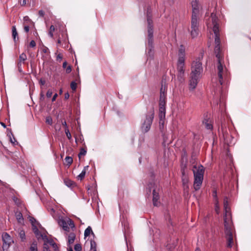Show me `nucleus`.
Returning a JSON list of instances; mask_svg holds the SVG:
<instances>
[{
  "label": "nucleus",
  "mask_w": 251,
  "mask_h": 251,
  "mask_svg": "<svg viewBox=\"0 0 251 251\" xmlns=\"http://www.w3.org/2000/svg\"><path fill=\"white\" fill-rule=\"evenodd\" d=\"M65 133L66 134V136L67 137V138L69 139H71V138H72V136H71V134L69 131V130L68 128V127H66V128H65Z\"/></svg>",
  "instance_id": "obj_32"
},
{
  "label": "nucleus",
  "mask_w": 251,
  "mask_h": 251,
  "mask_svg": "<svg viewBox=\"0 0 251 251\" xmlns=\"http://www.w3.org/2000/svg\"><path fill=\"white\" fill-rule=\"evenodd\" d=\"M159 116L160 120L164 119L165 117V112L160 113H159Z\"/></svg>",
  "instance_id": "obj_43"
},
{
  "label": "nucleus",
  "mask_w": 251,
  "mask_h": 251,
  "mask_svg": "<svg viewBox=\"0 0 251 251\" xmlns=\"http://www.w3.org/2000/svg\"><path fill=\"white\" fill-rule=\"evenodd\" d=\"M57 97V94L56 93L53 95V96L52 98V100H51L52 101H54L55 100Z\"/></svg>",
  "instance_id": "obj_51"
},
{
  "label": "nucleus",
  "mask_w": 251,
  "mask_h": 251,
  "mask_svg": "<svg viewBox=\"0 0 251 251\" xmlns=\"http://www.w3.org/2000/svg\"><path fill=\"white\" fill-rule=\"evenodd\" d=\"M62 125H63V126H65V128H66V127H67V123L65 121L62 123Z\"/></svg>",
  "instance_id": "obj_55"
},
{
  "label": "nucleus",
  "mask_w": 251,
  "mask_h": 251,
  "mask_svg": "<svg viewBox=\"0 0 251 251\" xmlns=\"http://www.w3.org/2000/svg\"><path fill=\"white\" fill-rule=\"evenodd\" d=\"M225 232L227 241V246L231 248L233 243L232 222H230L229 217L225 220L224 222Z\"/></svg>",
  "instance_id": "obj_5"
},
{
  "label": "nucleus",
  "mask_w": 251,
  "mask_h": 251,
  "mask_svg": "<svg viewBox=\"0 0 251 251\" xmlns=\"http://www.w3.org/2000/svg\"><path fill=\"white\" fill-rule=\"evenodd\" d=\"M65 69H66V72L67 74H69L70 73H71V72L72 71V68H71V66H68Z\"/></svg>",
  "instance_id": "obj_45"
},
{
  "label": "nucleus",
  "mask_w": 251,
  "mask_h": 251,
  "mask_svg": "<svg viewBox=\"0 0 251 251\" xmlns=\"http://www.w3.org/2000/svg\"><path fill=\"white\" fill-rule=\"evenodd\" d=\"M43 240L45 243H46L48 245L49 244L50 246L55 243L52 239H49L47 237V239H43Z\"/></svg>",
  "instance_id": "obj_31"
},
{
  "label": "nucleus",
  "mask_w": 251,
  "mask_h": 251,
  "mask_svg": "<svg viewBox=\"0 0 251 251\" xmlns=\"http://www.w3.org/2000/svg\"><path fill=\"white\" fill-rule=\"evenodd\" d=\"M52 94V91L51 90H49L47 92L46 95H47V97L49 98L51 97Z\"/></svg>",
  "instance_id": "obj_41"
},
{
  "label": "nucleus",
  "mask_w": 251,
  "mask_h": 251,
  "mask_svg": "<svg viewBox=\"0 0 251 251\" xmlns=\"http://www.w3.org/2000/svg\"><path fill=\"white\" fill-rule=\"evenodd\" d=\"M43 251H50V250H49V247L48 245L46 243H45L44 244V249H43Z\"/></svg>",
  "instance_id": "obj_39"
},
{
  "label": "nucleus",
  "mask_w": 251,
  "mask_h": 251,
  "mask_svg": "<svg viewBox=\"0 0 251 251\" xmlns=\"http://www.w3.org/2000/svg\"><path fill=\"white\" fill-rule=\"evenodd\" d=\"M24 30L26 32H28L29 31V26L27 25H24Z\"/></svg>",
  "instance_id": "obj_46"
},
{
  "label": "nucleus",
  "mask_w": 251,
  "mask_h": 251,
  "mask_svg": "<svg viewBox=\"0 0 251 251\" xmlns=\"http://www.w3.org/2000/svg\"><path fill=\"white\" fill-rule=\"evenodd\" d=\"M62 40H61L60 38L59 37L57 40V44L61 45L62 43Z\"/></svg>",
  "instance_id": "obj_54"
},
{
  "label": "nucleus",
  "mask_w": 251,
  "mask_h": 251,
  "mask_svg": "<svg viewBox=\"0 0 251 251\" xmlns=\"http://www.w3.org/2000/svg\"><path fill=\"white\" fill-rule=\"evenodd\" d=\"M14 142L13 141V139H12V138L10 137V141L11 143H12L13 144H14L15 143V142H16V141L15 140V138H14Z\"/></svg>",
  "instance_id": "obj_58"
},
{
  "label": "nucleus",
  "mask_w": 251,
  "mask_h": 251,
  "mask_svg": "<svg viewBox=\"0 0 251 251\" xmlns=\"http://www.w3.org/2000/svg\"><path fill=\"white\" fill-rule=\"evenodd\" d=\"M191 73L189 81V89L194 90L197 87L199 81L202 77L203 67L200 58L196 59L192 63Z\"/></svg>",
  "instance_id": "obj_2"
},
{
  "label": "nucleus",
  "mask_w": 251,
  "mask_h": 251,
  "mask_svg": "<svg viewBox=\"0 0 251 251\" xmlns=\"http://www.w3.org/2000/svg\"><path fill=\"white\" fill-rule=\"evenodd\" d=\"M182 180L184 185H186L188 182V178L187 176L185 175L184 171L182 172Z\"/></svg>",
  "instance_id": "obj_25"
},
{
  "label": "nucleus",
  "mask_w": 251,
  "mask_h": 251,
  "mask_svg": "<svg viewBox=\"0 0 251 251\" xmlns=\"http://www.w3.org/2000/svg\"><path fill=\"white\" fill-rule=\"evenodd\" d=\"M90 234H91L93 236V237H95V234L92 231V228L91 227V226H89L85 230V231H84L85 238L88 236Z\"/></svg>",
  "instance_id": "obj_18"
},
{
  "label": "nucleus",
  "mask_w": 251,
  "mask_h": 251,
  "mask_svg": "<svg viewBox=\"0 0 251 251\" xmlns=\"http://www.w3.org/2000/svg\"><path fill=\"white\" fill-rule=\"evenodd\" d=\"M166 87L165 85L162 84L160 92L159 99V112H166Z\"/></svg>",
  "instance_id": "obj_7"
},
{
  "label": "nucleus",
  "mask_w": 251,
  "mask_h": 251,
  "mask_svg": "<svg viewBox=\"0 0 251 251\" xmlns=\"http://www.w3.org/2000/svg\"><path fill=\"white\" fill-rule=\"evenodd\" d=\"M63 58V55L61 53H58L56 55V60L60 62Z\"/></svg>",
  "instance_id": "obj_36"
},
{
  "label": "nucleus",
  "mask_w": 251,
  "mask_h": 251,
  "mask_svg": "<svg viewBox=\"0 0 251 251\" xmlns=\"http://www.w3.org/2000/svg\"><path fill=\"white\" fill-rule=\"evenodd\" d=\"M191 6L192 8V14L199 15L200 9V5L199 3L198 0H191Z\"/></svg>",
  "instance_id": "obj_12"
},
{
  "label": "nucleus",
  "mask_w": 251,
  "mask_h": 251,
  "mask_svg": "<svg viewBox=\"0 0 251 251\" xmlns=\"http://www.w3.org/2000/svg\"><path fill=\"white\" fill-rule=\"evenodd\" d=\"M90 243H91V249L93 251L95 250L97 251V250H96L97 244H96V242L94 241V240H91Z\"/></svg>",
  "instance_id": "obj_30"
},
{
  "label": "nucleus",
  "mask_w": 251,
  "mask_h": 251,
  "mask_svg": "<svg viewBox=\"0 0 251 251\" xmlns=\"http://www.w3.org/2000/svg\"><path fill=\"white\" fill-rule=\"evenodd\" d=\"M24 21L25 22H26L27 24L31 22V20L29 19L28 16H25L24 17Z\"/></svg>",
  "instance_id": "obj_42"
},
{
  "label": "nucleus",
  "mask_w": 251,
  "mask_h": 251,
  "mask_svg": "<svg viewBox=\"0 0 251 251\" xmlns=\"http://www.w3.org/2000/svg\"><path fill=\"white\" fill-rule=\"evenodd\" d=\"M69 251H73V250L72 248H70Z\"/></svg>",
  "instance_id": "obj_62"
},
{
  "label": "nucleus",
  "mask_w": 251,
  "mask_h": 251,
  "mask_svg": "<svg viewBox=\"0 0 251 251\" xmlns=\"http://www.w3.org/2000/svg\"><path fill=\"white\" fill-rule=\"evenodd\" d=\"M185 50L182 46H181L180 49H179V54L178 55H181V56H184Z\"/></svg>",
  "instance_id": "obj_33"
},
{
  "label": "nucleus",
  "mask_w": 251,
  "mask_h": 251,
  "mask_svg": "<svg viewBox=\"0 0 251 251\" xmlns=\"http://www.w3.org/2000/svg\"><path fill=\"white\" fill-rule=\"evenodd\" d=\"M203 124L204 125L205 128L207 129H212L213 126L210 121H208V120L204 119V120L203 121Z\"/></svg>",
  "instance_id": "obj_21"
},
{
  "label": "nucleus",
  "mask_w": 251,
  "mask_h": 251,
  "mask_svg": "<svg viewBox=\"0 0 251 251\" xmlns=\"http://www.w3.org/2000/svg\"><path fill=\"white\" fill-rule=\"evenodd\" d=\"M32 229H33V231L34 232V234H35L36 236L37 237V238L38 239H39L40 238H42L43 239H47V236L44 235L42 234H41L40 233V232L39 231V230H38L37 226H34L33 224H32Z\"/></svg>",
  "instance_id": "obj_15"
},
{
  "label": "nucleus",
  "mask_w": 251,
  "mask_h": 251,
  "mask_svg": "<svg viewBox=\"0 0 251 251\" xmlns=\"http://www.w3.org/2000/svg\"><path fill=\"white\" fill-rule=\"evenodd\" d=\"M210 21L207 23V25L208 28H212V30L215 34V46L214 52L216 54V57L218 60V76L219 82L221 85L223 84L224 77L227 75V70L224 65L223 56L220 49V39L218 19L216 15L214 13H211Z\"/></svg>",
  "instance_id": "obj_1"
},
{
  "label": "nucleus",
  "mask_w": 251,
  "mask_h": 251,
  "mask_svg": "<svg viewBox=\"0 0 251 251\" xmlns=\"http://www.w3.org/2000/svg\"><path fill=\"white\" fill-rule=\"evenodd\" d=\"M66 39H64L62 41H64V42H66Z\"/></svg>",
  "instance_id": "obj_63"
},
{
  "label": "nucleus",
  "mask_w": 251,
  "mask_h": 251,
  "mask_svg": "<svg viewBox=\"0 0 251 251\" xmlns=\"http://www.w3.org/2000/svg\"><path fill=\"white\" fill-rule=\"evenodd\" d=\"M29 46L31 48H34L36 46V43L34 40L31 41L29 44Z\"/></svg>",
  "instance_id": "obj_44"
},
{
  "label": "nucleus",
  "mask_w": 251,
  "mask_h": 251,
  "mask_svg": "<svg viewBox=\"0 0 251 251\" xmlns=\"http://www.w3.org/2000/svg\"><path fill=\"white\" fill-rule=\"evenodd\" d=\"M199 15H192L190 32L192 38L197 37L199 33Z\"/></svg>",
  "instance_id": "obj_6"
},
{
  "label": "nucleus",
  "mask_w": 251,
  "mask_h": 251,
  "mask_svg": "<svg viewBox=\"0 0 251 251\" xmlns=\"http://www.w3.org/2000/svg\"><path fill=\"white\" fill-rule=\"evenodd\" d=\"M3 241L2 249L3 251H7L11 243L13 242L10 236L7 233H4L2 235Z\"/></svg>",
  "instance_id": "obj_9"
},
{
  "label": "nucleus",
  "mask_w": 251,
  "mask_h": 251,
  "mask_svg": "<svg viewBox=\"0 0 251 251\" xmlns=\"http://www.w3.org/2000/svg\"><path fill=\"white\" fill-rule=\"evenodd\" d=\"M46 122L47 123L50 125L52 124V119L50 117H48L46 118Z\"/></svg>",
  "instance_id": "obj_38"
},
{
  "label": "nucleus",
  "mask_w": 251,
  "mask_h": 251,
  "mask_svg": "<svg viewBox=\"0 0 251 251\" xmlns=\"http://www.w3.org/2000/svg\"><path fill=\"white\" fill-rule=\"evenodd\" d=\"M154 183H152V182L150 183V184H149L148 187H149V189H150V191H151V188L154 187Z\"/></svg>",
  "instance_id": "obj_47"
},
{
  "label": "nucleus",
  "mask_w": 251,
  "mask_h": 251,
  "mask_svg": "<svg viewBox=\"0 0 251 251\" xmlns=\"http://www.w3.org/2000/svg\"><path fill=\"white\" fill-rule=\"evenodd\" d=\"M154 112L153 109L149 110L143 120L141 129L143 132L146 133L149 131L154 118Z\"/></svg>",
  "instance_id": "obj_4"
},
{
  "label": "nucleus",
  "mask_w": 251,
  "mask_h": 251,
  "mask_svg": "<svg viewBox=\"0 0 251 251\" xmlns=\"http://www.w3.org/2000/svg\"><path fill=\"white\" fill-rule=\"evenodd\" d=\"M195 251H201L200 249L198 248H196Z\"/></svg>",
  "instance_id": "obj_60"
},
{
  "label": "nucleus",
  "mask_w": 251,
  "mask_h": 251,
  "mask_svg": "<svg viewBox=\"0 0 251 251\" xmlns=\"http://www.w3.org/2000/svg\"><path fill=\"white\" fill-rule=\"evenodd\" d=\"M67 63L66 61H65L63 62V65H62V67L64 69H65L66 68H67Z\"/></svg>",
  "instance_id": "obj_53"
},
{
  "label": "nucleus",
  "mask_w": 251,
  "mask_h": 251,
  "mask_svg": "<svg viewBox=\"0 0 251 251\" xmlns=\"http://www.w3.org/2000/svg\"><path fill=\"white\" fill-rule=\"evenodd\" d=\"M27 59V57L26 54L25 53H22L20 56H19V60L20 62L18 63L19 68H20V66H21V62H24L25 60H26Z\"/></svg>",
  "instance_id": "obj_22"
},
{
  "label": "nucleus",
  "mask_w": 251,
  "mask_h": 251,
  "mask_svg": "<svg viewBox=\"0 0 251 251\" xmlns=\"http://www.w3.org/2000/svg\"><path fill=\"white\" fill-rule=\"evenodd\" d=\"M1 125H2L4 127H6V126H5V125L4 123H1Z\"/></svg>",
  "instance_id": "obj_59"
},
{
  "label": "nucleus",
  "mask_w": 251,
  "mask_h": 251,
  "mask_svg": "<svg viewBox=\"0 0 251 251\" xmlns=\"http://www.w3.org/2000/svg\"><path fill=\"white\" fill-rule=\"evenodd\" d=\"M88 166H86L85 167L84 169L82 170V171L81 172V173L78 176V179H80V180L82 179L85 175V174H86V168H88Z\"/></svg>",
  "instance_id": "obj_27"
},
{
  "label": "nucleus",
  "mask_w": 251,
  "mask_h": 251,
  "mask_svg": "<svg viewBox=\"0 0 251 251\" xmlns=\"http://www.w3.org/2000/svg\"><path fill=\"white\" fill-rule=\"evenodd\" d=\"M86 153V151L84 149H81L80 151L78 154L79 157H80V155H85Z\"/></svg>",
  "instance_id": "obj_37"
},
{
  "label": "nucleus",
  "mask_w": 251,
  "mask_h": 251,
  "mask_svg": "<svg viewBox=\"0 0 251 251\" xmlns=\"http://www.w3.org/2000/svg\"><path fill=\"white\" fill-rule=\"evenodd\" d=\"M76 86H77V84L75 82L73 81L71 82V88L73 90H74V91L76 89Z\"/></svg>",
  "instance_id": "obj_35"
},
{
  "label": "nucleus",
  "mask_w": 251,
  "mask_h": 251,
  "mask_svg": "<svg viewBox=\"0 0 251 251\" xmlns=\"http://www.w3.org/2000/svg\"><path fill=\"white\" fill-rule=\"evenodd\" d=\"M45 13L43 10L39 11V15L41 17H43L44 16Z\"/></svg>",
  "instance_id": "obj_49"
},
{
  "label": "nucleus",
  "mask_w": 251,
  "mask_h": 251,
  "mask_svg": "<svg viewBox=\"0 0 251 251\" xmlns=\"http://www.w3.org/2000/svg\"><path fill=\"white\" fill-rule=\"evenodd\" d=\"M193 172L194 176V188L196 191L199 190L201 185L203 179L204 168L199 165L198 167L194 166Z\"/></svg>",
  "instance_id": "obj_3"
},
{
  "label": "nucleus",
  "mask_w": 251,
  "mask_h": 251,
  "mask_svg": "<svg viewBox=\"0 0 251 251\" xmlns=\"http://www.w3.org/2000/svg\"><path fill=\"white\" fill-rule=\"evenodd\" d=\"M224 207L225 211V214L224 216V222H225V220L228 218V216L229 217L230 222H232L231 213L229 210V208L228 207V199L227 197L224 198Z\"/></svg>",
  "instance_id": "obj_11"
},
{
  "label": "nucleus",
  "mask_w": 251,
  "mask_h": 251,
  "mask_svg": "<svg viewBox=\"0 0 251 251\" xmlns=\"http://www.w3.org/2000/svg\"><path fill=\"white\" fill-rule=\"evenodd\" d=\"M19 235L22 241H25V235L24 230L22 228L18 229Z\"/></svg>",
  "instance_id": "obj_19"
},
{
  "label": "nucleus",
  "mask_w": 251,
  "mask_h": 251,
  "mask_svg": "<svg viewBox=\"0 0 251 251\" xmlns=\"http://www.w3.org/2000/svg\"><path fill=\"white\" fill-rule=\"evenodd\" d=\"M40 83L42 84V85H44L45 83V81L44 80H41L40 81Z\"/></svg>",
  "instance_id": "obj_56"
},
{
  "label": "nucleus",
  "mask_w": 251,
  "mask_h": 251,
  "mask_svg": "<svg viewBox=\"0 0 251 251\" xmlns=\"http://www.w3.org/2000/svg\"><path fill=\"white\" fill-rule=\"evenodd\" d=\"M41 97H42L43 98H44V95L42 93L41 94Z\"/></svg>",
  "instance_id": "obj_61"
},
{
  "label": "nucleus",
  "mask_w": 251,
  "mask_h": 251,
  "mask_svg": "<svg viewBox=\"0 0 251 251\" xmlns=\"http://www.w3.org/2000/svg\"><path fill=\"white\" fill-rule=\"evenodd\" d=\"M59 225L62 227L63 229L66 231H69L70 228H75L74 222L70 218L66 219H59L58 221Z\"/></svg>",
  "instance_id": "obj_8"
},
{
  "label": "nucleus",
  "mask_w": 251,
  "mask_h": 251,
  "mask_svg": "<svg viewBox=\"0 0 251 251\" xmlns=\"http://www.w3.org/2000/svg\"><path fill=\"white\" fill-rule=\"evenodd\" d=\"M184 66L177 65V78L180 82H182L184 80Z\"/></svg>",
  "instance_id": "obj_13"
},
{
  "label": "nucleus",
  "mask_w": 251,
  "mask_h": 251,
  "mask_svg": "<svg viewBox=\"0 0 251 251\" xmlns=\"http://www.w3.org/2000/svg\"><path fill=\"white\" fill-rule=\"evenodd\" d=\"M159 196L158 193L157 192L156 188L153 189V198L152 201L153 204L154 206H158L160 204Z\"/></svg>",
  "instance_id": "obj_14"
},
{
  "label": "nucleus",
  "mask_w": 251,
  "mask_h": 251,
  "mask_svg": "<svg viewBox=\"0 0 251 251\" xmlns=\"http://www.w3.org/2000/svg\"><path fill=\"white\" fill-rule=\"evenodd\" d=\"M177 65L184 66V56L179 55Z\"/></svg>",
  "instance_id": "obj_24"
},
{
  "label": "nucleus",
  "mask_w": 251,
  "mask_h": 251,
  "mask_svg": "<svg viewBox=\"0 0 251 251\" xmlns=\"http://www.w3.org/2000/svg\"><path fill=\"white\" fill-rule=\"evenodd\" d=\"M14 142L13 141V139H12V138L10 137V141L11 143H12L13 144H14L15 143V142H16V141L15 140V138H14Z\"/></svg>",
  "instance_id": "obj_57"
},
{
  "label": "nucleus",
  "mask_w": 251,
  "mask_h": 251,
  "mask_svg": "<svg viewBox=\"0 0 251 251\" xmlns=\"http://www.w3.org/2000/svg\"><path fill=\"white\" fill-rule=\"evenodd\" d=\"M55 31V27L54 25H51L50 26V29H49V35L51 37V38H53V32Z\"/></svg>",
  "instance_id": "obj_26"
},
{
  "label": "nucleus",
  "mask_w": 251,
  "mask_h": 251,
  "mask_svg": "<svg viewBox=\"0 0 251 251\" xmlns=\"http://www.w3.org/2000/svg\"><path fill=\"white\" fill-rule=\"evenodd\" d=\"M64 181L65 185L68 187L73 188L75 186V183L68 178H65Z\"/></svg>",
  "instance_id": "obj_17"
},
{
  "label": "nucleus",
  "mask_w": 251,
  "mask_h": 251,
  "mask_svg": "<svg viewBox=\"0 0 251 251\" xmlns=\"http://www.w3.org/2000/svg\"><path fill=\"white\" fill-rule=\"evenodd\" d=\"M12 36L14 42L16 44L19 41L18 33L15 25L12 27Z\"/></svg>",
  "instance_id": "obj_16"
},
{
  "label": "nucleus",
  "mask_w": 251,
  "mask_h": 251,
  "mask_svg": "<svg viewBox=\"0 0 251 251\" xmlns=\"http://www.w3.org/2000/svg\"><path fill=\"white\" fill-rule=\"evenodd\" d=\"M74 249L75 251H81L82 250L81 246L80 244H77L75 245Z\"/></svg>",
  "instance_id": "obj_34"
},
{
  "label": "nucleus",
  "mask_w": 251,
  "mask_h": 251,
  "mask_svg": "<svg viewBox=\"0 0 251 251\" xmlns=\"http://www.w3.org/2000/svg\"><path fill=\"white\" fill-rule=\"evenodd\" d=\"M69 97H70V95L68 93H66L65 94V95H64L65 99H66V100L68 99L69 98Z\"/></svg>",
  "instance_id": "obj_52"
},
{
  "label": "nucleus",
  "mask_w": 251,
  "mask_h": 251,
  "mask_svg": "<svg viewBox=\"0 0 251 251\" xmlns=\"http://www.w3.org/2000/svg\"><path fill=\"white\" fill-rule=\"evenodd\" d=\"M29 249H30V251H38L37 244L35 242H33L31 245V246H30Z\"/></svg>",
  "instance_id": "obj_28"
},
{
  "label": "nucleus",
  "mask_w": 251,
  "mask_h": 251,
  "mask_svg": "<svg viewBox=\"0 0 251 251\" xmlns=\"http://www.w3.org/2000/svg\"><path fill=\"white\" fill-rule=\"evenodd\" d=\"M62 92V90H60V93L61 94Z\"/></svg>",
  "instance_id": "obj_64"
},
{
  "label": "nucleus",
  "mask_w": 251,
  "mask_h": 251,
  "mask_svg": "<svg viewBox=\"0 0 251 251\" xmlns=\"http://www.w3.org/2000/svg\"><path fill=\"white\" fill-rule=\"evenodd\" d=\"M16 219L19 223H21L23 221V215L20 212H16L15 213Z\"/></svg>",
  "instance_id": "obj_23"
},
{
  "label": "nucleus",
  "mask_w": 251,
  "mask_h": 251,
  "mask_svg": "<svg viewBox=\"0 0 251 251\" xmlns=\"http://www.w3.org/2000/svg\"><path fill=\"white\" fill-rule=\"evenodd\" d=\"M65 160L68 165H70L73 162V158L70 156H66Z\"/></svg>",
  "instance_id": "obj_29"
},
{
  "label": "nucleus",
  "mask_w": 251,
  "mask_h": 251,
  "mask_svg": "<svg viewBox=\"0 0 251 251\" xmlns=\"http://www.w3.org/2000/svg\"><path fill=\"white\" fill-rule=\"evenodd\" d=\"M75 235L74 233H70L68 236V243L69 244H72L75 240Z\"/></svg>",
  "instance_id": "obj_20"
},
{
  "label": "nucleus",
  "mask_w": 251,
  "mask_h": 251,
  "mask_svg": "<svg viewBox=\"0 0 251 251\" xmlns=\"http://www.w3.org/2000/svg\"><path fill=\"white\" fill-rule=\"evenodd\" d=\"M20 2L21 5H24L26 4V0H23L22 1L21 0Z\"/></svg>",
  "instance_id": "obj_50"
},
{
  "label": "nucleus",
  "mask_w": 251,
  "mask_h": 251,
  "mask_svg": "<svg viewBox=\"0 0 251 251\" xmlns=\"http://www.w3.org/2000/svg\"><path fill=\"white\" fill-rule=\"evenodd\" d=\"M148 23V44L151 46L153 43V25L152 20L148 16L147 18Z\"/></svg>",
  "instance_id": "obj_10"
},
{
  "label": "nucleus",
  "mask_w": 251,
  "mask_h": 251,
  "mask_svg": "<svg viewBox=\"0 0 251 251\" xmlns=\"http://www.w3.org/2000/svg\"><path fill=\"white\" fill-rule=\"evenodd\" d=\"M52 248V249L54 250V251H58V248L57 247V246L55 243H54L51 246Z\"/></svg>",
  "instance_id": "obj_40"
},
{
  "label": "nucleus",
  "mask_w": 251,
  "mask_h": 251,
  "mask_svg": "<svg viewBox=\"0 0 251 251\" xmlns=\"http://www.w3.org/2000/svg\"><path fill=\"white\" fill-rule=\"evenodd\" d=\"M43 52H44V53H48L49 51V49L47 48V47H45L43 49Z\"/></svg>",
  "instance_id": "obj_48"
}]
</instances>
